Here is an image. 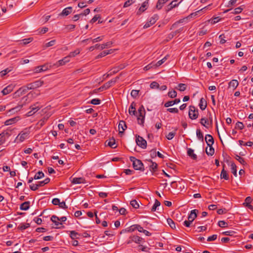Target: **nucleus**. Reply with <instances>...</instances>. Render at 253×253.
Segmentation results:
<instances>
[{
    "label": "nucleus",
    "mask_w": 253,
    "mask_h": 253,
    "mask_svg": "<svg viewBox=\"0 0 253 253\" xmlns=\"http://www.w3.org/2000/svg\"><path fill=\"white\" fill-rule=\"evenodd\" d=\"M70 236L72 239H78L80 234L75 231H70Z\"/></svg>",
    "instance_id": "ea45409f"
},
{
    "label": "nucleus",
    "mask_w": 253,
    "mask_h": 253,
    "mask_svg": "<svg viewBox=\"0 0 253 253\" xmlns=\"http://www.w3.org/2000/svg\"><path fill=\"white\" fill-rule=\"evenodd\" d=\"M160 205H161V203L158 200L156 199L155 201V203L151 209V211H156L157 208L159 207Z\"/></svg>",
    "instance_id": "79ce46f5"
},
{
    "label": "nucleus",
    "mask_w": 253,
    "mask_h": 253,
    "mask_svg": "<svg viewBox=\"0 0 253 253\" xmlns=\"http://www.w3.org/2000/svg\"><path fill=\"white\" fill-rule=\"evenodd\" d=\"M28 90H30V89L28 88V85H26L19 88V89L15 92V94L18 96H21L26 93Z\"/></svg>",
    "instance_id": "6e6552de"
},
{
    "label": "nucleus",
    "mask_w": 253,
    "mask_h": 253,
    "mask_svg": "<svg viewBox=\"0 0 253 253\" xmlns=\"http://www.w3.org/2000/svg\"><path fill=\"white\" fill-rule=\"evenodd\" d=\"M151 165L150 166V170L152 172H154L156 171L158 165L155 162H153L152 161H151Z\"/></svg>",
    "instance_id": "72a5a7b5"
},
{
    "label": "nucleus",
    "mask_w": 253,
    "mask_h": 253,
    "mask_svg": "<svg viewBox=\"0 0 253 253\" xmlns=\"http://www.w3.org/2000/svg\"><path fill=\"white\" fill-rule=\"evenodd\" d=\"M90 103L93 105H99L101 103V100L98 98H94L92 99Z\"/></svg>",
    "instance_id": "052dcab7"
},
{
    "label": "nucleus",
    "mask_w": 253,
    "mask_h": 253,
    "mask_svg": "<svg viewBox=\"0 0 253 253\" xmlns=\"http://www.w3.org/2000/svg\"><path fill=\"white\" fill-rule=\"evenodd\" d=\"M44 175V173L42 171H39L35 175L34 178L35 179H39L43 177Z\"/></svg>",
    "instance_id": "49530a36"
},
{
    "label": "nucleus",
    "mask_w": 253,
    "mask_h": 253,
    "mask_svg": "<svg viewBox=\"0 0 253 253\" xmlns=\"http://www.w3.org/2000/svg\"><path fill=\"white\" fill-rule=\"evenodd\" d=\"M70 61V59L69 57L66 56L64 57L63 59L59 60L55 64H54V66L56 67H59L60 66L64 65L66 63L69 62Z\"/></svg>",
    "instance_id": "9d476101"
},
{
    "label": "nucleus",
    "mask_w": 253,
    "mask_h": 253,
    "mask_svg": "<svg viewBox=\"0 0 253 253\" xmlns=\"http://www.w3.org/2000/svg\"><path fill=\"white\" fill-rule=\"evenodd\" d=\"M239 85V83L236 80H231L228 84V87L232 88L233 90L235 89Z\"/></svg>",
    "instance_id": "412c9836"
},
{
    "label": "nucleus",
    "mask_w": 253,
    "mask_h": 253,
    "mask_svg": "<svg viewBox=\"0 0 253 253\" xmlns=\"http://www.w3.org/2000/svg\"><path fill=\"white\" fill-rule=\"evenodd\" d=\"M123 68V67H121V68L115 67V68L112 69L110 71V73L107 75L106 77L107 78L109 76L117 73L120 69H122Z\"/></svg>",
    "instance_id": "58836bf2"
},
{
    "label": "nucleus",
    "mask_w": 253,
    "mask_h": 253,
    "mask_svg": "<svg viewBox=\"0 0 253 253\" xmlns=\"http://www.w3.org/2000/svg\"><path fill=\"white\" fill-rule=\"evenodd\" d=\"M127 126L126 124V122L124 121H121L119 123L118 128H119V133L122 136L123 134L124 131L126 128Z\"/></svg>",
    "instance_id": "0eeeda50"
},
{
    "label": "nucleus",
    "mask_w": 253,
    "mask_h": 253,
    "mask_svg": "<svg viewBox=\"0 0 253 253\" xmlns=\"http://www.w3.org/2000/svg\"><path fill=\"white\" fill-rule=\"evenodd\" d=\"M41 108V106H40L38 102L34 104V105H32L30 107L31 110H32V111L34 112V114H35L38 110H39Z\"/></svg>",
    "instance_id": "c756f323"
},
{
    "label": "nucleus",
    "mask_w": 253,
    "mask_h": 253,
    "mask_svg": "<svg viewBox=\"0 0 253 253\" xmlns=\"http://www.w3.org/2000/svg\"><path fill=\"white\" fill-rule=\"evenodd\" d=\"M136 142L139 147L143 149L146 148L147 147L146 141L139 135L136 136Z\"/></svg>",
    "instance_id": "39448f33"
},
{
    "label": "nucleus",
    "mask_w": 253,
    "mask_h": 253,
    "mask_svg": "<svg viewBox=\"0 0 253 253\" xmlns=\"http://www.w3.org/2000/svg\"><path fill=\"white\" fill-rule=\"evenodd\" d=\"M135 106L136 104L134 102L131 103L128 109V113L130 115H136V112L135 109Z\"/></svg>",
    "instance_id": "4be33fe9"
},
{
    "label": "nucleus",
    "mask_w": 253,
    "mask_h": 253,
    "mask_svg": "<svg viewBox=\"0 0 253 253\" xmlns=\"http://www.w3.org/2000/svg\"><path fill=\"white\" fill-rule=\"evenodd\" d=\"M30 132L29 130L25 129V131H21L16 137L15 141L17 142H22L24 141L26 139L28 138Z\"/></svg>",
    "instance_id": "f03ea898"
},
{
    "label": "nucleus",
    "mask_w": 253,
    "mask_h": 253,
    "mask_svg": "<svg viewBox=\"0 0 253 253\" xmlns=\"http://www.w3.org/2000/svg\"><path fill=\"white\" fill-rule=\"evenodd\" d=\"M112 44V42H109L102 44H96L95 47L96 48H99L100 49L102 50L105 48L110 47Z\"/></svg>",
    "instance_id": "f3484780"
},
{
    "label": "nucleus",
    "mask_w": 253,
    "mask_h": 253,
    "mask_svg": "<svg viewBox=\"0 0 253 253\" xmlns=\"http://www.w3.org/2000/svg\"><path fill=\"white\" fill-rule=\"evenodd\" d=\"M17 120L16 119V118L9 119L8 120H6L5 122V125L6 126L12 125V124H14V123H15Z\"/></svg>",
    "instance_id": "de8ad7c7"
},
{
    "label": "nucleus",
    "mask_w": 253,
    "mask_h": 253,
    "mask_svg": "<svg viewBox=\"0 0 253 253\" xmlns=\"http://www.w3.org/2000/svg\"><path fill=\"white\" fill-rule=\"evenodd\" d=\"M200 123L202 125L204 126L205 127L208 128L209 126L208 125H209V121L207 119L205 118H202L201 119Z\"/></svg>",
    "instance_id": "e433bc0d"
},
{
    "label": "nucleus",
    "mask_w": 253,
    "mask_h": 253,
    "mask_svg": "<svg viewBox=\"0 0 253 253\" xmlns=\"http://www.w3.org/2000/svg\"><path fill=\"white\" fill-rule=\"evenodd\" d=\"M168 96L171 98H175L176 97L177 93H176V91H175L174 90L169 91L168 92Z\"/></svg>",
    "instance_id": "3c124183"
},
{
    "label": "nucleus",
    "mask_w": 253,
    "mask_h": 253,
    "mask_svg": "<svg viewBox=\"0 0 253 253\" xmlns=\"http://www.w3.org/2000/svg\"><path fill=\"white\" fill-rule=\"evenodd\" d=\"M236 159L241 164L244 165L246 164L245 161L244 160V159L241 157L240 156L238 155H236L235 157Z\"/></svg>",
    "instance_id": "13d9d810"
},
{
    "label": "nucleus",
    "mask_w": 253,
    "mask_h": 253,
    "mask_svg": "<svg viewBox=\"0 0 253 253\" xmlns=\"http://www.w3.org/2000/svg\"><path fill=\"white\" fill-rule=\"evenodd\" d=\"M72 7L71 6L64 8L59 14L60 16H66L72 12Z\"/></svg>",
    "instance_id": "aec40b11"
},
{
    "label": "nucleus",
    "mask_w": 253,
    "mask_h": 253,
    "mask_svg": "<svg viewBox=\"0 0 253 253\" xmlns=\"http://www.w3.org/2000/svg\"><path fill=\"white\" fill-rule=\"evenodd\" d=\"M235 127H236V128H238L239 129L242 130V129H243L244 128V124H243V123L242 122H238L236 124Z\"/></svg>",
    "instance_id": "864d4df0"
},
{
    "label": "nucleus",
    "mask_w": 253,
    "mask_h": 253,
    "mask_svg": "<svg viewBox=\"0 0 253 253\" xmlns=\"http://www.w3.org/2000/svg\"><path fill=\"white\" fill-rule=\"evenodd\" d=\"M30 202L29 201H27L23 203L20 206V209L21 210L27 211L30 208Z\"/></svg>",
    "instance_id": "cd10ccee"
},
{
    "label": "nucleus",
    "mask_w": 253,
    "mask_h": 253,
    "mask_svg": "<svg viewBox=\"0 0 253 253\" xmlns=\"http://www.w3.org/2000/svg\"><path fill=\"white\" fill-rule=\"evenodd\" d=\"M225 165H223V169L221 170V174H220V178H223L225 180H228L229 179L228 175L227 173V171L225 170Z\"/></svg>",
    "instance_id": "393cba45"
},
{
    "label": "nucleus",
    "mask_w": 253,
    "mask_h": 253,
    "mask_svg": "<svg viewBox=\"0 0 253 253\" xmlns=\"http://www.w3.org/2000/svg\"><path fill=\"white\" fill-rule=\"evenodd\" d=\"M73 184H81L85 183V180L83 177H75L72 180Z\"/></svg>",
    "instance_id": "5701e85b"
},
{
    "label": "nucleus",
    "mask_w": 253,
    "mask_h": 253,
    "mask_svg": "<svg viewBox=\"0 0 253 253\" xmlns=\"http://www.w3.org/2000/svg\"><path fill=\"white\" fill-rule=\"evenodd\" d=\"M209 147L210 148H209V150H208V148H206V154L208 156H212L214 153V149L212 147V145H210V146H209Z\"/></svg>",
    "instance_id": "f704fd0d"
},
{
    "label": "nucleus",
    "mask_w": 253,
    "mask_h": 253,
    "mask_svg": "<svg viewBox=\"0 0 253 253\" xmlns=\"http://www.w3.org/2000/svg\"><path fill=\"white\" fill-rule=\"evenodd\" d=\"M147 248V247L143 246L142 244H139L138 246V250L143 252H146Z\"/></svg>",
    "instance_id": "0e129e2a"
},
{
    "label": "nucleus",
    "mask_w": 253,
    "mask_h": 253,
    "mask_svg": "<svg viewBox=\"0 0 253 253\" xmlns=\"http://www.w3.org/2000/svg\"><path fill=\"white\" fill-rule=\"evenodd\" d=\"M168 57H169V55H167V56H165L163 59L158 61L155 64V66L156 67H159V66H161L162 64H163L167 60Z\"/></svg>",
    "instance_id": "4c0bfd02"
},
{
    "label": "nucleus",
    "mask_w": 253,
    "mask_h": 253,
    "mask_svg": "<svg viewBox=\"0 0 253 253\" xmlns=\"http://www.w3.org/2000/svg\"><path fill=\"white\" fill-rule=\"evenodd\" d=\"M196 135L198 139L201 141H204V136L202 132L200 129H197L196 130Z\"/></svg>",
    "instance_id": "7c9ffc66"
},
{
    "label": "nucleus",
    "mask_w": 253,
    "mask_h": 253,
    "mask_svg": "<svg viewBox=\"0 0 253 253\" xmlns=\"http://www.w3.org/2000/svg\"><path fill=\"white\" fill-rule=\"evenodd\" d=\"M11 129L8 128L2 132V135L3 137H8L11 135Z\"/></svg>",
    "instance_id": "a19ab883"
},
{
    "label": "nucleus",
    "mask_w": 253,
    "mask_h": 253,
    "mask_svg": "<svg viewBox=\"0 0 253 253\" xmlns=\"http://www.w3.org/2000/svg\"><path fill=\"white\" fill-rule=\"evenodd\" d=\"M149 0H146L142 4L141 7L138 9L137 12V14H141L143 12H144L147 8Z\"/></svg>",
    "instance_id": "2eb2a0df"
},
{
    "label": "nucleus",
    "mask_w": 253,
    "mask_h": 253,
    "mask_svg": "<svg viewBox=\"0 0 253 253\" xmlns=\"http://www.w3.org/2000/svg\"><path fill=\"white\" fill-rule=\"evenodd\" d=\"M218 225L220 227H224L227 226V223L223 220H220L218 222Z\"/></svg>",
    "instance_id": "338daca9"
},
{
    "label": "nucleus",
    "mask_w": 253,
    "mask_h": 253,
    "mask_svg": "<svg viewBox=\"0 0 253 253\" xmlns=\"http://www.w3.org/2000/svg\"><path fill=\"white\" fill-rule=\"evenodd\" d=\"M159 19V16L157 14H154L153 15L152 17H151L149 20V21L146 23V24L144 25L143 28L146 29L149 27H150L151 25L154 24L156 21Z\"/></svg>",
    "instance_id": "423d86ee"
},
{
    "label": "nucleus",
    "mask_w": 253,
    "mask_h": 253,
    "mask_svg": "<svg viewBox=\"0 0 253 253\" xmlns=\"http://www.w3.org/2000/svg\"><path fill=\"white\" fill-rule=\"evenodd\" d=\"M205 141L208 146L212 145L214 143V139L212 136L210 134H206L205 136Z\"/></svg>",
    "instance_id": "a211bd4d"
},
{
    "label": "nucleus",
    "mask_w": 253,
    "mask_h": 253,
    "mask_svg": "<svg viewBox=\"0 0 253 253\" xmlns=\"http://www.w3.org/2000/svg\"><path fill=\"white\" fill-rule=\"evenodd\" d=\"M252 201V199L250 197H248L245 199V202L244 203L243 205L246 207H248L251 210L253 209V206L250 204Z\"/></svg>",
    "instance_id": "b1692460"
},
{
    "label": "nucleus",
    "mask_w": 253,
    "mask_h": 253,
    "mask_svg": "<svg viewBox=\"0 0 253 253\" xmlns=\"http://www.w3.org/2000/svg\"><path fill=\"white\" fill-rule=\"evenodd\" d=\"M138 93L139 90L133 89L131 91L130 94L133 97L136 98L138 96Z\"/></svg>",
    "instance_id": "69168bd1"
},
{
    "label": "nucleus",
    "mask_w": 253,
    "mask_h": 253,
    "mask_svg": "<svg viewBox=\"0 0 253 253\" xmlns=\"http://www.w3.org/2000/svg\"><path fill=\"white\" fill-rule=\"evenodd\" d=\"M48 69V66L47 64H44L42 66L36 67L34 71L35 73H40L43 71H45Z\"/></svg>",
    "instance_id": "ddd939ff"
},
{
    "label": "nucleus",
    "mask_w": 253,
    "mask_h": 253,
    "mask_svg": "<svg viewBox=\"0 0 253 253\" xmlns=\"http://www.w3.org/2000/svg\"><path fill=\"white\" fill-rule=\"evenodd\" d=\"M130 205L133 208L135 209H138L139 207L138 202L135 200H132L130 202Z\"/></svg>",
    "instance_id": "8fccbe9b"
},
{
    "label": "nucleus",
    "mask_w": 253,
    "mask_h": 253,
    "mask_svg": "<svg viewBox=\"0 0 253 253\" xmlns=\"http://www.w3.org/2000/svg\"><path fill=\"white\" fill-rule=\"evenodd\" d=\"M13 88L14 86L13 85H9L2 90L1 93L3 95H5L10 93L13 90Z\"/></svg>",
    "instance_id": "dca6fc26"
},
{
    "label": "nucleus",
    "mask_w": 253,
    "mask_h": 253,
    "mask_svg": "<svg viewBox=\"0 0 253 253\" xmlns=\"http://www.w3.org/2000/svg\"><path fill=\"white\" fill-rule=\"evenodd\" d=\"M135 1V0H128L126 1L124 5V7H127L130 5H131L132 3H134Z\"/></svg>",
    "instance_id": "6e6d98bb"
},
{
    "label": "nucleus",
    "mask_w": 253,
    "mask_h": 253,
    "mask_svg": "<svg viewBox=\"0 0 253 253\" xmlns=\"http://www.w3.org/2000/svg\"><path fill=\"white\" fill-rule=\"evenodd\" d=\"M243 10V8L241 7H238L237 8H235L233 11L232 12V13L234 14H237L240 13Z\"/></svg>",
    "instance_id": "e2e57ef3"
},
{
    "label": "nucleus",
    "mask_w": 253,
    "mask_h": 253,
    "mask_svg": "<svg viewBox=\"0 0 253 253\" xmlns=\"http://www.w3.org/2000/svg\"><path fill=\"white\" fill-rule=\"evenodd\" d=\"M176 1H171L168 5V10L169 11V10H170L171 9H172L173 7H175L176 6Z\"/></svg>",
    "instance_id": "bf43d9fd"
},
{
    "label": "nucleus",
    "mask_w": 253,
    "mask_h": 253,
    "mask_svg": "<svg viewBox=\"0 0 253 253\" xmlns=\"http://www.w3.org/2000/svg\"><path fill=\"white\" fill-rule=\"evenodd\" d=\"M118 79L119 77H116V78L113 79L104 84L105 89L109 88L112 85L114 84Z\"/></svg>",
    "instance_id": "6ab92c4d"
},
{
    "label": "nucleus",
    "mask_w": 253,
    "mask_h": 253,
    "mask_svg": "<svg viewBox=\"0 0 253 253\" xmlns=\"http://www.w3.org/2000/svg\"><path fill=\"white\" fill-rule=\"evenodd\" d=\"M187 155L194 160H196L197 158V155L195 154H194V150L191 148L188 149Z\"/></svg>",
    "instance_id": "c85d7f7f"
},
{
    "label": "nucleus",
    "mask_w": 253,
    "mask_h": 253,
    "mask_svg": "<svg viewBox=\"0 0 253 253\" xmlns=\"http://www.w3.org/2000/svg\"><path fill=\"white\" fill-rule=\"evenodd\" d=\"M108 145L112 148H115L117 147V146L115 145V140L113 138L110 139L108 143Z\"/></svg>",
    "instance_id": "09e8293b"
},
{
    "label": "nucleus",
    "mask_w": 253,
    "mask_h": 253,
    "mask_svg": "<svg viewBox=\"0 0 253 253\" xmlns=\"http://www.w3.org/2000/svg\"><path fill=\"white\" fill-rule=\"evenodd\" d=\"M175 134H176L175 132H170L166 136V137L168 140H171L174 137V136L175 135Z\"/></svg>",
    "instance_id": "680f3d73"
},
{
    "label": "nucleus",
    "mask_w": 253,
    "mask_h": 253,
    "mask_svg": "<svg viewBox=\"0 0 253 253\" xmlns=\"http://www.w3.org/2000/svg\"><path fill=\"white\" fill-rule=\"evenodd\" d=\"M130 239H131V241H133V242L137 244H143L145 242L144 240L142 238L136 235L130 236Z\"/></svg>",
    "instance_id": "1a4fd4ad"
},
{
    "label": "nucleus",
    "mask_w": 253,
    "mask_h": 253,
    "mask_svg": "<svg viewBox=\"0 0 253 253\" xmlns=\"http://www.w3.org/2000/svg\"><path fill=\"white\" fill-rule=\"evenodd\" d=\"M150 86L152 89L159 88V84L156 82H153L151 83Z\"/></svg>",
    "instance_id": "4d7b16f0"
},
{
    "label": "nucleus",
    "mask_w": 253,
    "mask_h": 253,
    "mask_svg": "<svg viewBox=\"0 0 253 253\" xmlns=\"http://www.w3.org/2000/svg\"><path fill=\"white\" fill-rule=\"evenodd\" d=\"M198 212V211L197 210H192L190 212V213L188 215V219L192 222L197 217Z\"/></svg>",
    "instance_id": "9b49d317"
},
{
    "label": "nucleus",
    "mask_w": 253,
    "mask_h": 253,
    "mask_svg": "<svg viewBox=\"0 0 253 253\" xmlns=\"http://www.w3.org/2000/svg\"><path fill=\"white\" fill-rule=\"evenodd\" d=\"M55 42H56V41L55 40H52V41H50L49 42L46 43L44 45V47H48L50 46H52L55 44Z\"/></svg>",
    "instance_id": "5fc2aeb1"
},
{
    "label": "nucleus",
    "mask_w": 253,
    "mask_h": 253,
    "mask_svg": "<svg viewBox=\"0 0 253 253\" xmlns=\"http://www.w3.org/2000/svg\"><path fill=\"white\" fill-rule=\"evenodd\" d=\"M167 222H168V223L169 224V226L171 228H172V229L175 228V223L171 219L168 218L167 219Z\"/></svg>",
    "instance_id": "603ef678"
},
{
    "label": "nucleus",
    "mask_w": 253,
    "mask_h": 253,
    "mask_svg": "<svg viewBox=\"0 0 253 253\" xmlns=\"http://www.w3.org/2000/svg\"><path fill=\"white\" fill-rule=\"evenodd\" d=\"M175 88L178 89L180 91H184L186 89V85L184 84L180 83L178 84L177 86Z\"/></svg>",
    "instance_id": "c9c22d12"
},
{
    "label": "nucleus",
    "mask_w": 253,
    "mask_h": 253,
    "mask_svg": "<svg viewBox=\"0 0 253 253\" xmlns=\"http://www.w3.org/2000/svg\"><path fill=\"white\" fill-rule=\"evenodd\" d=\"M80 51L79 49H76L74 51L71 52L67 56L70 59L71 57H75L76 55L79 54Z\"/></svg>",
    "instance_id": "a18cd8bd"
},
{
    "label": "nucleus",
    "mask_w": 253,
    "mask_h": 253,
    "mask_svg": "<svg viewBox=\"0 0 253 253\" xmlns=\"http://www.w3.org/2000/svg\"><path fill=\"white\" fill-rule=\"evenodd\" d=\"M146 112L138 113L137 116L138 123L140 125H143L144 123L145 116Z\"/></svg>",
    "instance_id": "4468645a"
},
{
    "label": "nucleus",
    "mask_w": 253,
    "mask_h": 253,
    "mask_svg": "<svg viewBox=\"0 0 253 253\" xmlns=\"http://www.w3.org/2000/svg\"><path fill=\"white\" fill-rule=\"evenodd\" d=\"M183 28H181L174 32H171L170 34L169 35L168 38L170 39H172L174 36H176L177 34L181 32L183 30Z\"/></svg>",
    "instance_id": "473e14b6"
},
{
    "label": "nucleus",
    "mask_w": 253,
    "mask_h": 253,
    "mask_svg": "<svg viewBox=\"0 0 253 253\" xmlns=\"http://www.w3.org/2000/svg\"><path fill=\"white\" fill-rule=\"evenodd\" d=\"M219 38L220 39V43L221 44L225 43L226 41L224 39L225 38V36L224 34L220 35L219 37Z\"/></svg>",
    "instance_id": "774afa93"
},
{
    "label": "nucleus",
    "mask_w": 253,
    "mask_h": 253,
    "mask_svg": "<svg viewBox=\"0 0 253 253\" xmlns=\"http://www.w3.org/2000/svg\"><path fill=\"white\" fill-rule=\"evenodd\" d=\"M129 159L132 162L133 167L135 170H144L143 164L140 160L137 159L134 157H130Z\"/></svg>",
    "instance_id": "f257e3e1"
},
{
    "label": "nucleus",
    "mask_w": 253,
    "mask_h": 253,
    "mask_svg": "<svg viewBox=\"0 0 253 253\" xmlns=\"http://www.w3.org/2000/svg\"><path fill=\"white\" fill-rule=\"evenodd\" d=\"M207 106V101H206V100L203 98H201L200 101V103H199V107H200V109L203 111V110H205Z\"/></svg>",
    "instance_id": "bb28decb"
},
{
    "label": "nucleus",
    "mask_w": 253,
    "mask_h": 253,
    "mask_svg": "<svg viewBox=\"0 0 253 253\" xmlns=\"http://www.w3.org/2000/svg\"><path fill=\"white\" fill-rule=\"evenodd\" d=\"M189 118L192 120H195L198 117V111L196 110L194 106H190L189 111Z\"/></svg>",
    "instance_id": "20e7f679"
},
{
    "label": "nucleus",
    "mask_w": 253,
    "mask_h": 253,
    "mask_svg": "<svg viewBox=\"0 0 253 253\" xmlns=\"http://www.w3.org/2000/svg\"><path fill=\"white\" fill-rule=\"evenodd\" d=\"M29 227V223H21L18 226V228L21 230H24Z\"/></svg>",
    "instance_id": "37998d69"
},
{
    "label": "nucleus",
    "mask_w": 253,
    "mask_h": 253,
    "mask_svg": "<svg viewBox=\"0 0 253 253\" xmlns=\"http://www.w3.org/2000/svg\"><path fill=\"white\" fill-rule=\"evenodd\" d=\"M51 220L55 224L56 228H60L59 225H62V223L59 220V218L56 215H52L51 217Z\"/></svg>",
    "instance_id": "f8f14e48"
},
{
    "label": "nucleus",
    "mask_w": 253,
    "mask_h": 253,
    "mask_svg": "<svg viewBox=\"0 0 253 253\" xmlns=\"http://www.w3.org/2000/svg\"><path fill=\"white\" fill-rule=\"evenodd\" d=\"M231 172L235 176H237V169H236V166L235 163H232L231 165Z\"/></svg>",
    "instance_id": "c03bdc74"
},
{
    "label": "nucleus",
    "mask_w": 253,
    "mask_h": 253,
    "mask_svg": "<svg viewBox=\"0 0 253 253\" xmlns=\"http://www.w3.org/2000/svg\"><path fill=\"white\" fill-rule=\"evenodd\" d=\"M137 225L138 224L132 225L130 226V227L126 228V229L123 230L121 231V233H122L123 232H132L134 231L135 230H137L136 227H137Z\"/></svg>",
    "instance_id": "a878e982"
},
{
    "label": "nucleus",
    "mask_w": 253,
    "mask_h": 253,
    "mask_svg": "<svg viewBox=\"0 0 253 253\" xmlns=\"http://www.w3.org/2000/svg\"><path fill=\"white\" fill-rule=\"evenodd\" d=\"M168 0H158L156 4V8L158 9H161L165 4Z\"/></svg>",
    "instance_id": "2f4dec72"
},
{
    "label": "nucleus",
    "mask_w": 253,
    "mask_h": 253,
    "mask_svg": "<svg viewBox=\"0 0 253 253\" xmlns=\"http://www.w3.org/2000/svg\"><path fill=\"white\" fill-rule=\"evenodd\" d=\"M43 84V81L40 79L33 83L28 84L27 85H28V88L30 89H34L41 86Z\"/></svg>",
    "instance_id": "7ed1b4c3"
}]
</instances>
